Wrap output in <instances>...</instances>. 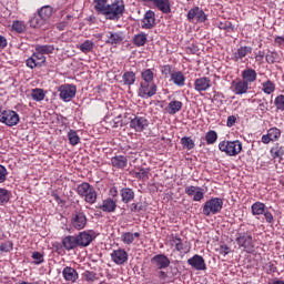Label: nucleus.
I'll return each instance as SVG.
<instances>
[{"label":"nucleus","instance_id":"obj_38","mask_svg":"<svg viewBox=\"0 0 284 284\" xmlns=\"http://www.w3.org/2000/svg\"><path fill=\"white\" fill-rule=\"evenodd\" d=\"M122 80L124 85H134V83L136 82V73L132 71H126L123 73Z\"/></svg>","mask_w":284,"mask_h":284},{"label":"nucleus","instance_id":"obj_2","mask_svg":"<svg viewBox=\"0 0 284 284\" xmlns=\"http://www.w3.org/2000/svg\"><path fill=\"white\" fill-rule=\"evenodd\" d=\"M220 152H224L226 156H237L243 151V142L239 140L222 141L219 143Z\"/></svg>","mask_w":284,"mask_h":284},{"label":"nucleus","instance_id":"obj_36","mask_svg":"<svg viewBox=\"0 0 284 284\" xmlns=\"http://www.w3.org/2000/svg\"><path fill=\"white\" fill-rule=\"evenodd\" d=\"M34 50H36V52H40L43 57H45V54H52V52H54V45H52V44H36Z\"/></svg>","mask_w":284,"mask_h":284},{"label":"nucleus","instance_id":"obj_49","mask_svg":"<svg viewBox=\"0 0 284 284\" xmlns=\"http://www.w3.org/2000/svg\"><path fill=\"white\" fill-rule=\"evenodd\" d=\"M181 144L183 145L184 150H194V140L189 136H184L181 139Z\"/></svg>","mask_w":284,"mask_h":284},{"label":"nucleus","instance_id":"obj_47","mask_svg":"<svg viewBox=\"0 0 284 284\" xmlns=\"http://www.w3.org/2000/svg\"><path fill=\"white\" fill-rule=\"evenodd\" d=\"M33 101H43L45 99V92L43 89H33L31 92Z\"/></svg>","mask_w":284,"mask_h":284},{"label":"nucleus","instance_id":"obj_46","mask_svg":"<svg viewBox=\"0 0 284 284\" xmlns=\"http://www.w3.org/2000/svg\"><path fill=\"white\" fill-rule=\"evenodd\" d=\"M271 155L273 159H283L284 155V148L276 144L271 149Z\"/></svg>","mask_w":284,"mask_h":284},{"label":"nucleus","instance_id":"obj_24","mask_svg":"<svg viewBox=\"0 0 284 284\" xmlns=\"http://www.w3.org/2000/svg\"><path fill=\"white\" fill-rule=\"evenodd\" d=\"M62 276L65 281H69L71 283H77V281H79V273L77 272V270L70 266H65L63 268Z\"/></svg>","mask_w":284,"mask_h":284},{"label":"nucleus","instance_id":"obj_52","mask_svg":"<svg viewBox=\"0 0 284 284\" xmlns=\"http://www.w3.org/2000/svg\"><path fill=\"white\" fill-rule=\"evenodd\" d=\"M274 104L276 106V110L284 112V95L283 94L277 95L274 100Z\"/></svg>","mask_w":284,"mask_h":284},{"label":"nucleus","instance_id":"obj_50","mask_svg":"<svg viewBox=\"0 0 284 284\" xmlns=\"http://www.w3.org/2000/svg\"><path fill=\"white\" fill-rule=\"evenodd\" d=\"M10 201V191L0 187V205H4Z\"/></svg>","mask_w":284,"mask_h":284},{"label":"nucleus","instance_id":"obj_14","mask_svg":"<svg viewBox=\"0 0 284 284\" xmlns=\"http://www.w3.org/2000/svg\"><path fill=\"white\" fill-rule=\"evenodd\" d=\"M124 39L125 33H123V31H108L105 43H109L110 45H119V43H123Z\"/></svg>","mask_w":284,"mask_h":284},{"label":"nucleus","instance_id":"obj_8","mask_svg":"<svg viewBox=\"0 0 284 284\" xmlns=\"http://www.w3.org/2000/svg\"><path fill=\"white\" fill-rule=\"evenodd\" d=\"M156 83L154 82H140L138 97H141V99H150L156 94Z\"/></svg>","mask_w":284,"mask_h":284},{"label":"nucleus","instance_id":"obj_41","mask_svg":"<svg viewBox=\"0 0 284 284\" xmlns=\"http://www.w3.org/2000/svg\"><path fill=\"white\" fill-rule=\"evenodd\" d=\"M54 12V9H52V7L50 6H44L42 7L39 11L38 14L43 17V19L49 22L50 21V17H52Z\"/></svg>","mask_w":284,"mask_h":284},{"label":"nucleus","instance_id":"obj_55","mask_svg":"<svg viewBox=\"0 0 284 284\" xmlns=\"http://www.w3.org/2000/svg\"><path fill=\"white\" fill-rule=\"evenodd\" d=\"M195 19L200 23H205V21H207V16L205 14V11H203V9L197 7V14Z\"/></svg>","mask_w":284,"mask_h":284},{"label":"nucleus","instance_id":"obj_22","mask_svg":"<svg viewBox=\"0 0 284 284\" xmlns=\"http://www.w3.org/2000/svg\"><path fill=\"white\" fill-rule=\"evenodd\" d=\"M281 139V130L278 128H271L266 135L262 136V143L267 145L272 141H278Z\"/></svg>","mask_w":284,"mask_h":284},{"label":"nucleus","instance_id":"obj_15","mask_svg":"<svg viewBox=\"0 0 284 284\" xmlns=\"http://www.w3.org/2000/svg\"><path fill=\"white\" fill-rule=\"evenodd\" d=\"M71 223L74 230H83L85 225H88V217L85 216V213L78 212L73 215Z\"/></svg>","mask_w":284,"mask_h":284},{"label":"nucleus","instance_id":"obj_27","mask_svg":"<svg viewBox=\"0 0 284 284\" xmlns=\"http://www.w3.org/2000/svg\"><path fill=\"white\" fill-rule=\"evenodd\" d=\"M75 239L78 240V245L80 247H88V245H90V243H92L94 240V237H92V235L88 232H81L78 236H75Z\"/></svg>","mask_w":284,"mask_h":284},{"label":"nucleus","instance_id":"obj_12","mask_svg":"<svg viewBox=\"0 0 284 284\" xmlns=\"http://www.w3.org/2000/svg\"><path fill=\"white\" fill-rule=\"evenodd\" d=\"M149 125L150 121H148L145 116H135L130 121V128L135 132H143V130H145V128H148Z\"/></svg>","mask_w":284,"mask_h":284},{"label":"nucleus","instance_id":"obj_63","mask_svg":"<svg viewBox=\"0 0 284 284\" xmlns=\"http://www.w3.org/2000/svg\"><path fill=\"white\" fill-rule=\"evenodd\" d=\"M235 123H236V115H230L226 120V126L234 128Z\"/></svg>","mask_w":284,"mask_h":284},{"label":"nucleus","instance_id":"obj_59","mask_svg":"<svg viewBox=\"0 0 284 284\" xmlns=\"http://www.w3.org/2000/svg\"><path fill=\"white\" fill-rule=\"evenodd\" d=\"M8 179V169L0 164V183H6Z\"/></svg>","mask_w":284,"mask_h":284},{"label":"nucleus","instance_id":"obj_16","mask_svg":"<svg viewBox=\"0 0 284 284\" xmlns=\"http://www.w3.org/2000/svg\"><path fill=\"white\" fill-rule=\"evenodd\" d=\"M170 243L172 247H175L176 252H189L190 248H187V242H183L181 236L172 234L170 237Z\"/></svg>","mask_w":284,"mask_h":284},{"label":"nucleus","instance_id":"obj_45","mask_svg":"<svg viewBox=\"0 0 284 284\" xmlns=\"http://www.w3.org/2000/svg\"><path fill=\"white\" fill-rule=\"evenodd\" d=\"M219 140V134L216 133V131H209L205 134V141L207 143V145H214V143H216V141Z\"/></svg>","mask_w":284,"mask_h":284},{"label":"nucleus","instance_id":"obj_53","mask_svg":"<svg viewBox=\"0 0 284 284\" xmlns=\"http://www.w3.org/2000/svg\"><path fill=\"white\" fill-rule=\"evenodd\" d=\"M12 30H14V32H18L19 34H21V32H23L26 30V23H23L19 20L13 21Z\"/></svg>","mask_w":284,"mask_h":284},{"label":"nucleus","instance_id":"obj_42","mask_svg":"<svg viewBox=\"0 0 284 284\" xmlns=\"http://www.w3.org/2000/svg\"><path fill=\"white\" fill-rule=\"evenodd\" d=\"M79 50L83 52V54H88L94 50V42L92 40H85L80 44Z\"/></svg>","mask_w":284,"mask_h":284},{"label":"nucleus","instance_id":"obj_34","mask_svg":"<svg viewBox=\"0 0 284 284\" xmlns=\"http://www.w3.org/2000/svg\"><path fill=\"white\" fill-rule=\"evenodd\" d=\"M141 83H154V69H144L141 72Z\"/></svg>","mask_w":284,"mask_h":284},{"label":"nucleus","instance_id":"obj_43","mask_svg":"<svg viewBox=\"0 0 284 284\" xmlns=\"http://www.w3.org/2000/svg\"><path fill=\"white\" fill-rule=\"evenodd\" d=\"M276 90V84L272 82V80H266L265 82L262 83V92L264 94H272Z\"/></svg>","mask_w":284,"mask_h":284},{"label":"nucleus","instance_id":"obj_58","mask_svg":"<svg viewBox=\"0 0 284 284\" xmlns=\"http://www.w3.org/2000/svg\"><path fill=\"white\" fill-rule=\"evenodd\" d=\"M32 258H33L36 265H41V263H43V254H41L39 252H33Z\"/></svg>","mask_w":284,"mask_h":284},{"label":"nucleus","instance_id":"obj_61","mask_svg":"<svg viewBox=\"0 0 284 284\" xmlns=\"http://www.w3.org/2000/svg\"><path fill=\"white\" fill-rule=\"evenodd\" d=\"M199 12V7H194L187 12V19L189 21H193V19H196V14Z\"/></svg>","mask_w":284,"mask_h":284},{"label":"nucleus","instance_id":"obj_20","mask_svg":"<svg viewBox=\"0 0 284 284\" xmlns=\"http://www.w3.org/2000/svg\"><path fill=\"white\" fill-rule=\"evenodd\" d=\"M111 258L115 265H124L128 263V252L123 248L115 250L111 253Z\"/></svg>","mask_w":284,"mask_h":284},{"label":"nucleus","instance_id":"obj_56","mask_svg":"<svg viewBox=\"0 0 284 284\" xmlns=\"http://www.w3.org/2000/svg\"><path fill=\"white\" fill-rule=\"evenodd\" d=\"M131 212H143L145 210V205L143 203H132L130 205Z\"/></svg>","mask_w":284,"mask_h":284},{"label":"nucleus","instance_id":"obj_1","mask_svg":"<svg viewBox=\"0 0 284 284\" xmlns=\"http://www.w3.org/2000/svg\"><path fill=\"white\" fill-rule=\"evenodd\" d=\"M123 12H125V2H123V0H114L113 3L106 6L102 14L105 16V19H109V21H119V19L123 17Z\"/></svg>","mask_w":284,"mask_h":284},{"label":"nucleus","instance_id":"obj_44","mask_svg":"<svg viewBox=\"0 0 284 284\" xmlns=\"http://www.w3.org/2000/svg\"><path fill=\"white\" fill-rule=\"evenodd\" d=\"M68 139L70 142V145H79V143H81V138H79V133H77V131L74 130H69Z\"/></svg>","mask_w":284,"mask_h":284},{"label":"nucleus","instance_id":"obj_48","mask_svg":"<svg viewBox=\"0 0 284 284\" xmlns=\"http://www.w3.org/2000/svg\"><path fill=\"white\" fill-rule=\"evenodd\" d=\"M94 9L97 10V12H99V14H103L108 8V6H105V3H108V0H94Z\"/></svg>","mask_w":284,"mask_h":284},{"label":"nucleus","instance_id":"obj_60","mask_svg":"<svg viewBox=\"0 0 284 284\" xmlns=\"http://www.w3.org/2000/svg\"><path fill=\"white\" fill-rule=\"evenodd\" d=\"M84 278H85V281H89L90 283H92V282L97 281V273L87 271V272H84Z\"/></svg>","mask_w":284,"mask_h":284},{"label":"nucleus","instance_id":"obj_39","mask_svg":"<svg viewBox=\"0 0 284 284\" xmlns=\"http://www.w3.org/2000/svg\"><path fill=\"white\" fill-rule=\"evenodd\" d=\"M251 212H252L253 216H261V214H264V212H265V203L255 202L251 206Z\"/></svg>","mask_w":284,"mask_h":284},{"label":"nucleus","instance_id":"obj_17","mask_svg":"<svg viewBox=\"0 0 284 284\" xmlns=\"http://www.w3.org/2000/svg\"><path fill=\"white\" fill-rule=\"evenodd\" d=\"M151 263L158 267V270H166L170 267V258L165 254H158L151 258Z\"/></svg>","mask_w":284,"mask_h":284},{"label":"nucleus","instance_id":"obj_4","mask_svg":"<svg viewBox=\"0 0 284 284\" xmlns=\"http://www.w3.org/2000/svg\"><path fill=\"white\" fill-rule=\"evenodd\" d=\"M19 121H21L19 113L10 109L2 110L0 106V123H3L8 128H14V125H19Z\"/></svg>","mask_w":284,"mask_h":284},{"label":"nucleus","instance_id":"obj_11","mask_svg":"<svg viewBox=\"0 0 284 284\" xmlns=\"http://www.w3.org/2000/svg\"><path fill=\"white\" fill-rule=\"evenodd\" d=\"M141 28L143 30H152V28L156 26V14L154 13V11H146L143 19L141 20Z\"/></svg>","mask_w":284,"mask_h":284},{"label":"nucleus","instance_id":"obj_26","mask_svg":"<svg viewBox=\"0 0 284 284\" xmlns=\"http://www.w3.org/2000/svg\"><path fill=\"white\" fill-rule=\"evenodd\" d=\"M153 6L163 12V14H170L172 12V4H170V0H153Z\"/></svg>","mask_w":284,"mask_h":284},{"label":"nucleus","instance_id":"obj_40","mask_svg":"<svg viewBox=\"0 0 284 284\" xmlns=\"http://www.w3.org/2000/svg\"><path fill=\"white\" fill-rule=\"evenodd\" d=\"M135 179L148 181L150 179V168H140L134 172Z\"/></svg>","mask_w":284,"mask_h":284},{"label":"nucleus","instance_id":"obj_54","mask_svg":"<svg viewBox=\"0 0 284 284\" xmlns=\"http://www.w3.org/2000/svg\"><path fill=\"white\" fill-rule=\"evenodd\" d=\"M266 63H276V60L278 59V53L276 51H270L266 57Z\"/></svg>","mask_w":284,"mask_h":284},{"label":"nucleus","instance_id":"obj_57","mask_svg":"<svg viewBox=\"0 0 284 284\" xmlns=\"http://www.w3.org/2000/svg\"><path fill=\"white\" fill-rule=\"evenodd\" d=\"M13 244L11 241H7L0 245V252H12Z\"/></svg>","mask_w":284,"mask_h":284},{"label":"nucleus","instance_id":"obj_18","mask_svg":"<svg viewBox=\"0 0 284 284\" xmlns=\"http://www.w3.org/2000/svg\"><path fill=\"white\" fill-rule=\"evenodd\" d=\"M242 81L246 82L248 85H252V83L256 82V79L258 78V73H256V70L252 69L251 67H246L241 72Z\"/></svg>","mask_w":284,"mask_h":284},{"label":"nucleus","instance_id":"obj_31","mask_svg":"<svg viewBox=\"0 0 284 284\" xmlns=\"http://www.w3.org/2000/svg\"><path fill=\"white\" fill-rule=\"evenodd\" d=\"M62 245L68 252L70 250H74L79 245V242L77 240V236L68 235L62 240Z\"/></svg>","mask_w":284,"mask_h":284},{"label":"nucleus","instance_id":"obj_6","mask_svg":"<svg viewBox=\"0 0 284 284\" xmlns=\"http://www.w3.org/2000/svg\"><path fill=\"white\" fill-rule=\"evenodd\" d=\"M59 98L61 101H64V103H70L74 97H77V85L74 84H61L58 88Z\"/></svg>","mask_w":284,"mask_h":284},{"label":"nucleus","instance_id":"obj_21","mask_svg":"<svg viewBox=\"0 0 284 284\" xmlns=\"http://www.w3.org/2000/svg\"><path fill=\"white\" fill-rule=\"evenodd\" d=\"M31 28H38L40 30H48V20H45L43 17H41L39 13L33 16L29 20Z\"/></svg>","mask_w":284,"mask_h":284},{"label":"nucleus","instance_id":"obj_62","mask_svg":"<svg viewBox=\"0 0 284 284\" xmlns=\"http://www.w3.org/2000/svg\"><path fill=\"white\" fill-rule=\"evenodd\" d=\"M219 254H222L223 256H227L230 254L231 250L227 245L223 244L217 248Z\"/></svg>","mask_w":284,"mask_h":284},{"label":"nucleus","instance_id":"obj_33","mask_svg":"<svg viewBox=\"0 0 284 284\" xmlns=\"http://www.w3.org/2000/svg\"><path fill=\"white\" fill-rule=\"evenodd\" d=\"M122 203H131V201H134V191L130 187H124L120 191Z\"/></svg>","mask_w":284,"mask_h":284},{"label":"nucleus","instance_id":"obj_64","mask_svg":"<svg viewBox=\"0 0 284 284\" xmlns=\"http://www.w3.org/2000/svg\"><path fill=\"white\" fill-rule=\"evenodd\" d=\"M264 219L266 221V223H274V215H272V213L270 211H264Z\"/></svg>","mask_w":284,"mask_h":284},{"label":"nucleus","instance_id":"obj_13","mask_svg":"<svg viewBox=\"0 0 284 284\" xmlns=\"http://www.w3.org/2000/svg\"><path fill=\"white\" fill-rule=\"evenodd\" d=\"M212 88V80L207 77L197 78L194 81L195 92H207Z\"/></svg>","mask_w":284,"mask_h":284},{"label":"nucleus","instance_id":"obj_7","mask_svg":"<svg viewBox=\"0 0 284 284\" xmlns=\"http://www.w3.org/2000/svg\"><path fill=\"white\" fill-rule=\"evenodd\" d=\"M235 241L239 247H243L244 252H247V254H252V252H254V241L252 235L247 233H239Z\"/></svg>","mask_w":284,"mask_h":284},{"label":"nucleus","instance_id":"obj_29","mask_svg":"<svg viewBox=\"0 0 284 284\" xmlns=\"http://www.w3.org/2000/svg\"><path fill=\"white\" fill-rule=\"evenodd\" d=\"M100 210H102V212H106V213L115 212L116 211V201H114L110 197L102 201V204L100 205Z\"/></svg>","mask_w":284,"mask_h":284},{"label":"nucleus","instance_id":"obj_51","mask_svg":"<svg viewBox=\"0 0 284 284\" xmlns=\"http://www.w3.org/2000/svg\"><path fill=\"white\" fill-rule=\"evenodd\" d=\"M220 30H226V32H234V24L230 21H223L217 23Z\"/></svg>","mask_w":284,"mask_h":284},{"label":"nucleus","instance_id":"obj_3","mask_svg":"<svg viewBox=\"0 0 284 284\" xmlns=\"http://www.w3.org/2000/svg\"><path fill=\"white\" fill-rule=\"evenodd\" d=\"M77 192L81 199H84L85 203L94 205L97 203V190L88 182H83L78 185Z\"/></svg>","mask_w":284,"mask_h":284},{"label":"nucleus","instance_id":"obj_30","mask_svg":"<svg viewBox=\"0 0 284 284\" xmlns=\"http://www.w3.org/2000/svg\"><path fill=\"white\" fill-rule=\"evenodd\" d=\"M248 54H252V47H241L233 53V59L234 61H242Z\"/></svg>","mask_w":284,"mask_h":284},{"label":"nucleus","instance_id":"obj_25","mask_svg":"<svg viewBox=\"0 0 284 284\" xmlns=\"http://www.w3.org/2000/svg\"><path fill=\"white\" fill-rule=\"evenodd\" d=\"M111 165L116 170H125V168H128V158L124 155H115L111 158Z\"/></svg>","mask_w":284,"mask_h":284},{"label":"nucleus","instance_id":"obj_19","mask_svg":"<svg viewBox=\"0 0 284 284\" xmlns=\"http://www.w3.org/2000/svg\"><path fill=\"white\" fill-rule=\"evenodd\" d=\"M187 264L193 267V270H197L199 272L207 270V266L205 265V260L201 255H194L193 257H190L187 260Z\"/></svg>","mask_w":284,"mask_h":284},{"label":"nucleus","instance_id":"obj_32","mask_svg":"<svg viewBox=\"0 0 284 284\" xmlns=\"http://www.w3.org/2000/svg\"><path fill=\"white\" fill-rule=\"evenodd\" d=\"M182 109L183 102L179 100H172L166 106V112H169L170 114H176L178 112H181Z\"/></svg>","mask_w":284,"mask_h":284},{"label":"nucleus","instance_id":"obj_5","mask_svg":"<svg viewBox=\"0 0 284 284\" xmlns=\"http://www.w3.org/2000/svg\"><path fill=\"white\" fill-rule=\"evenodd\" d=\"M223 210V199L221 197H212L206 201L203 205V214L204 216H212L214 214H219Z\"/></svg>","mask_w":284,"mask_h":284},{"label":"nucleus","instance_id":"obj_10","mask_svg":"<svg viewBox=\"0 0 284 284\" xmlns=\"http://www.w3.org/2000/svg\"><path fill=\"white\" fill-rule=\"evenodd\" d=\"M27 68L34 70V68H41L45 63V55H42L39 51H36L29 59L26 61Z\"/></svg>","mask_w":284,"mask_h":284},{"label":"nucleus","instance_id":"obj_35","mask_svg":"<svg viewBox=\"0 0 284 284\" xmlns=\"http://www.w3.org/2000/svg\"><path fill=\"white\" fill-rule=\"evenodd\" d=\"M133 43L136 48H143L148 43V33L141 32L133 37Z\"/></svg>","mask_w":284,"mask_h":284},{"label":"nucleus","instance_id":"obj_28","mask_svg":"<svg viewBox=\"0 0 284 284\" xmlns=\"http://www.w3.org/2000/svg\"><path fill=\"white\" fill-rule=\"evenodd\" d=\"M170 81H172V83L178 88H183V85H185V74L181 71H174L171 73Z\"/></svg>","mask_w":284,"mask_h":284},{"label":"nucleus","instance_id":"obj_9","mask_svg":"<svg viewBox=\"0 0 284 284\" xmlns=\"http://www.w3.org/2000/svg\"><path fill=\"white\" fill-rule=\"evenodd\" d=\"M184 192L190 197L193 196V201L195 202H201L203 199H205V190H203L201 186L189 185L185 186Z\"/></svg>","mask_w":284,"mask_h":284},{"label":"nucleus","instance_id":"obj_23","mask_svg":"<svg viewBox=\"0 0 284 284\" xmlns=\"http://www.w3.org/2000/svg\"><path fill=\"white\" fill-rule=\"evenodd\" d=\"M232 89L234 94H247V92L250 91V84H247V82H244V80H239L237 82H232Z\"/></svg>","mask_w":284,"mask_h":284},{"label":"nucleus","instance_id":"obj_37","mask_svg":"<svg viewBox=\"0 0 284 284\" xmlns=\"http://www.w3.org/2000/svg\"><path fill=\"white\" fill-rule=\"evenodd\" d=\"M139 236H141V233L139 232H125L122 234V242L124 245H132V243H134V239H139Z\"/></svg>","mask_w":284,"mask_h":284}]
</instances>
